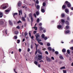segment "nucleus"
I'll list each match as a JSON object with an SVG mask.
<instances>
[{
  "instance_id": "obj_17",
  "label": "nucleus",
  "mask_w": 73,
  "mask_h": 73,
  "mask_svg": "<svg viewBox=\"0 0 73 73\" xmlns=\"http://www.w3.org/2000/svg\"><path fill=\"white\" fill-rule=\"evenodd\" d=\"M19 15H22V11H21V10L20 11L19 10Z\"/></svg>"
},
{
  "instance_id": "obj_9",
  "label": "nucleus",
  "mask_w": 73,
  "mask_h": 73,
  "mask_svg": "<svg viewBox=\"0 0 73 73\" xmlns=\"http://www.w3.org/2000/svg\"><path fill=\"white\" fill-rule=\"evenodd\" d=\"M46 60L47 61H48V62H51L52 61V60L48 57H46Z\"/></svg>"
},
{
  "instance_id": "obj_48",
  "label": "nucleus",
  "mask_w": 73,
  "mask_h": 73,
  "mask_svg": "<svg viewBox=\"0 0 73 73\" xmlns=\"http://www.w3.org/2000/svg\"><path fill=\"white\" fill-rule=\"evenodd\" d=\"M29 35L30 37H31V32H29Z\"/></svg>"
},
{
  "instance_id": "obj_7",
  "label": "nucleus",
  "mask_w": 73,
  "mask_h": 73,
  "mask_svg": "<svg viewBox=\"0 0 73 73\" xmlns=\"http://www.w3.org/2000/svg\"><path fill=\"white\" fill-rule=\"evenodd\" d=\"M9 12H10V10L9 9H7L5 11V13L6 14H8Z\"/></svg>"
},
{
  "instance_id": "obj_54",
  "label": "nucleus",
  "mask_w": 73,
  "mask_h": 73,
  "mask_svg": "<svg viewBox=\"0 0 73 73\" xmlns=\"http://www.w3.org/2000/svg\"><path fill=\"white\" fill-rule=\"evenodd\" d=\"M42 23H40L39 24V26H42Z\"/></svg>"
},
{
  "instance_id": "obj_23",
  "label": "nucleus",
  "mask_w": 73,
  "mask_h": 73,
  "mask_svg": "<svg viewBox=\"0 0 73 73\" xmlns=\"http://www.w3.org/2000/svg\"><path fill=\"white\" fill-rule=\"evenodd\" d=\"M65 12L66 13H68L69 12V9H65Z\"/></svg>"
},
{
  "instance_id": "obj_32",
  "label": "nucleus",
  "mask_w": 73,
  "mask_h": 73,
  "mask_svg": "<svg viewBox=\"0 0 73 73\" xmlns=\"http://www.w3.org/2000/svg\"><path fill=\"white\" fill-rule=\"evenodd\" d=\"M36 22L38 23L40 22V19H39V18H38L37 19V20H36Z\"/></svg>"
},
{
  "instance_id": "obj_31",
  "label": "nucleus",
  "mask_w": 73,
  "mask_h": 73,
  "mask_svg": "<svg viewBox=\"0 0 73 73\" xmlns=\"http://www.w3.org/2000/svg\"><path fill=\"white\" fill-rule=\"evenodd\" d=\"M41 37L42 38H44V37H45V35L44 34H42L41 35Z\"/></svg>"
},
{
  "instance_id": "obj_26",
  "label": "nucleus",
  "mask_w": 73,
  "mask_h": 73,
  "mask_svg": "<svg viewBox=\"0 0 73 73\" xmlns=\"http://www.w3.org/2000/svg\"><path fill=\"white\" fill-rule=\"evenodd\" d=\"M3 13H0V18H1L3 17Z\"/></svg>"
},
{
  "instance_id": "obj_11",
  "label": "nucleus",
  "mask_w": 73,
  "mask_h": 73,
  "mask_svg": "<svg viewBox=\"0 0 73 73\" xmlns=\"http://www.w3.org/2000/svg\"><path fill=\"white\" fill-rule=\"evenodd\" d=\"M70 32V31L69 30L66 31L65 30L64 31V33H66V34H67L68 33H69Z\"/></svg>"
},
{
  "instance_id": "obj_33",
  "label": "nucleus",
  "mask_w": 73,
  "mask_h": 73,
  "mask_svg": "<svg viewBox=\"0 0 73 73\" xmlns=\"http://www.w3.org/2000/svg\"><path fill=\"white\" fill-rule=\"evenodd\" d=\"M31 23H32V22H33V17H31Z\"/></svg>"
},
{
  "instance_id": "obj_16",
  "label": "nucleus",
  "mask_w": 73,
  "mask_h": 73,
  "mask_svg": "<svg viewBox=\"0 0 73 73\" xmlns=\"http://www.w3.org/2000/svg\"><path fill=\"white\" fill-rule=\"evenodd\" d=\"M13 39H17V35H15L13 37Z\"/></svg>"
},
{
  "instance_id": "obj_62",
  "label": "nucleus",
  "mask_w": 73,
  "mask_h": 73,
  "mask_svg": "<svg viewBox=\"0 0 73 73\" xmlns=\"http://www.w3.org/2000/svg\"><path fill=\"white\" fill-rule=\"evenodd\" d=\"M38 47V45H37L36 46V50H37Z\"/></svg>"
},
{
  "instance_id": "obj_36",
  "label": "nucleus",
  "mask_w": 73,
  "mask_h": 73,
  "mask_svg": "<svg viewBox=\"0 0 73 73\" xmlns=\"http://www.w3.org/2000/svg\"><path fill=\"white\" fill-rule=\"evenodd\" d=\"M34 29H35V30L37 31V27H33Z\"/></svg>"
},
{
  "instance_id": "obj_55",
  "label": "nucleus",
  "mask_w": 73,
  "mask_h": 73,
  "mask_svg": "<svg viewBox=\"0 0 73 73\" xmlns=\"http://www.w3.org/2000/svg\"><path fill=\"white\" fill-rule=\"evenodd\" d=\"M63 72L64 73H66V71L65 70H63Z\"/></svg>"
},
{
  "instance_id": "obj_18",
  "label": "nucleus",
  "mask_w": 73,
  "mask_h": 73,
  "mask_svg": "<svg viewBox=\"0 0 73 73\" xmlns=\"http://www.w3.org/2000/svg\"><path fill=\"white\" fill-rule=\"evenodd\" d=\"M66 5H65V4H64L63 6H62V8H63V9H65V8H66V6H65Z\"/></svg>"
},
{
  "instance_id": "obj_28",
  "label": "nucleus",
  "mask_w": 73,
  "mask_h": 73,
  "mask_svg": "<svg viewBox=\"0 0 73 73\" xmlns=\"http://www.w3.org/2000/svg\"><path fill=\"white\" fill-rule=\"evenodd\" d=\"M38 53H39L40 54H42V53H41V51H40V49L38 50Z\"/></svg>"
},
{
  "instance_id": "obj_22",
  "label": "nucleus",
  "mask_w": 73,
  "mask_h": 73,
  "mask_svg": "<svg viewBox=\"0 0 73 73\" xmlns=\"http://www.w3.org/2000/svg\"><path fill=\"white\" fill-rule=\"evenodd\" d=\"M59 57L60 59H62V60H64V58L62 57V55H60L59 56Z\"/></svg>"
},
{
  "instance_id": "obj_3",
  "label": "nucleus",
  "mask_w": 73,
  "mask_h": 73,
  "mask_svg": "<svg viewBox=\"0 0 73 73\" xmlns=\"http://www.w3.org/2000/svg\"><path fill=\"white\" fill-rule=\"evenodd\" d=\"M64 5H67V7H70L71 6V4L70 3L67 1H66V2H65Z\"/></svg>"
},
{
  "instance_id": "obj_27",
  "label": "nucleus",
  "mask_w": 73,
  "mask_h": 73,
  "mask_svg": "<svg viewBox=\"0 0 73 73\" xmlns=\"http://www.w3.org/2000/svg\"><path fill=\"white\" fill-rule=\"evenodd\" d=\"M9 22L10 25H12V23H11V21H9Z\"/></svg>"
},
{
  "instance_id": "obj_51",
  "label": "nucleus",
  "mask_w": 73,
  "mask_h": 73,
  "mask_svg": "<svg viewBox=\"0 0 73 73\" xmlns=\"http://www.w3.org/2000/svg\"><path fill=\"white\" fill-rule=\"evenodd\" d=\"M46 29H44V30H43V32L44 33H45V32H46Z\"/></svg>"
},
{
  "instance_id": "obj_41",
  "label": "nucleus",
  "mask_w": 73,
  "mask_h": 73,
  "mask_svg": "<svg viewBox=\"0 0 73 73\" xmlns=\"http://www.w3.org/2000/svg\"><path fill=\"white\" fill-rule=\"evenodd\" d=\"M17 43H18V44H19V43H20V40H17Z\"/></svg>"
},
{
  "instance_id": "obj_10",
  "label": "nucleus",
  "mask_w": 73,
  "mask_h": 73,
  "mask_svg": "<svg viewBox=\"0 0 73 73\" xmlns=\"http://www.w3.org/2000/svg\"><path fill=\"white\" fill-rule=\"evenodd\" d=\"M22 4V3L20 1H19V2L18 3V6L19 7H20V6Z\"/></svg>"
},
{
  "instance_id": "obj_50",
  "label": "nucleus",
  "mask_w": 73,
  "mask_h": 73,
  "mask_svg": "<svg viewBox=\"0 0 73 73\" xmlns=\"http://www.w3.org/2000/svg\"><path fill=\"white\" fill-rule=\"evenodd\" d=\"M44 38V40H47L48 39V37H45Z\"/></svg>"
},
{
  "instance_id": "obj_44",
  "label": "nucleus",
  "mask_w": 73,
  "mask_h": 73,
  "mask_svg": "<svg viewBox=\"0 0 73 73\" xmlns=\"http://www.w3.org/2000/svg\"><path fill=\"white\" fill-rule=\"evenodd\" d=\"M55 53L56 54H58V52L57 51H55Z\"/></svg>"
},
{
  "instance_id": "obj_35",
  "label": "nucleus",
  "mask_w": 73,
  "mask_h": 73,
  "mask_svg": "<svg viewBox=\"0 0 73 73\" xmlns=\"http://www.w3.org/2000/svg\"><path fill=\"white\" fill-rule=\"evenodd\" d=\"M39 29L40 30H43L44 29V28H42V27H39Z\"/></svg>"
},
{
  "instance_id": "obj_6",
  "label": "nucleus",
  "mask_w": 73,
  "mask_h": 73,
  "mask_svg": "<svg viewBox=\"0 0 73 73\" xmlns=\"http://www.w3.org/2000/svg\"><path fill=\"white\" fill-rule=\"evenodd\" d=\"M4 20L3 19L0 20V25H3V24H4Z\"/></svg>"
},
{
  "instance_id": "obj_57",
  "label": "nucleus",
  "mask_w": 73,
  "mask_h": 73,
  "mask_svg": "<svg viewBox=\"0 0 73 73\" xmlns=\"http://www.w3.org/2000/svg\"><path fill=\"white\" fill-rule=\"evenodd\" d=\"M33 48V45H31V49H32Z\"/></svg>"
},
{
  "instance_id": "obj_12",
  "label": "nucleus",
  "mask_w": 73,
  "mask_h": 73,
  "mask_svg": "<svg viewBox=\"0 0 73 73\" xmlns=\"http://www.w3.org/2000/svg\"><path fill=\"white\" fill-rule=\"evenodd\" d=\"M22 7L23 8H25V11H28V8H27V7H26L25 6H23Z\"/></svg>"
},
{
  "instance_id": "obj_52",
  "label": "nucleus",
  "mask_w": 73,
  "mask_h": 73,
  "mask_svg": "<svg viewBox=\"0 0 73 73\" xmlns=\"http://www.w3.org/2000/svg\"><path fill=\"white\" fill-rule=\"evenodd\" d=\"M16 28L17 29H20V26H18Z\"/></svg>"
},
{
  "instance_id": "obj_19",
  "label": "nucleus",
  "mask_w": 73,
  "mask_h": 73,
  "mask_svg": "<svg viewBox=\"0 0 73 73\" xmlns=\"http://www.w3.org/2000/svg\"><path fill=\"white\" fill-rule=\"evenodd\" d=\"M40 41H38V43H39L40 45H43V43L41 42H40Z\"/></svg>"
},
{
  "instance_id": "obj_5",
  "label": "nucleus",
  "mask_w": 73,
  "mask_h": 73,
  "mask_svg": "<svg viewBox=\"0 0 73 73\" xmlns=\"http://www.w3.org/2000/svg\"><path fill=\"white\" fill-rule=\"evenodd\" d=\"M7 30L6 29L4 30V31H3V36L5 35V36H7Z\"/></svg>"
},
{
  "instance_id": "obj_42",
  "label": "nucleus",
  "mask_w": 73,
  "mask_h": 73,
  "mask_svg": "<svg viewBox=\"0 0 73 73\" xmlns=\"http://www.w3.org/2000/svg\"><path fill=\"white\" fill-rule=\"evenodd\" d=\"M36 15H39V12L38 11H36Z\"/></svg>"
},
{
  "instance_id": "obj_4",
  "label": "nucleus",
  "mask_w": 73,
  "mask_h": 73,
  "mask_svg": "<svg viewBox=\"0 0 73 73\" xmlns=\"http://www.w3.org/2000/svg\"><path fill=\"white\" fill-rule=\"evenodd\" d=\"M42 58V55H39L37 58H36V60H37V61H39V60H41Z\"/></svg>"
},
{
  "instance_id": "obj_40",
  "label": "nucleus",
  "mask_w": 73,
  "mask_h": 73,
  "mask_svg": "<svg viewBox=\"0 0 73 73\" xmlns=\"http://www.w3.org/2000/svg\"><path fill=\"white\" fill-rule=\"evenodd\" d=\"M61 22L62 23H65V21L64 20L62 19L61 20Z\"/></svg>"
},
{
  "instance_id": "obj_45",
  "label": "nucleus",
  "mask_w": 73,
  "mask_h": 73,
  "mask_svg": "<svg viewBox=\"0 0 73 73\" xmlns=\"http://www.w3.org/2000/svg\"><path fill=\"white\" fill-rule=\"evenodd\" d=\"M17 24H19V23H21V21H19L17 22Z\"/></svg>"
},
{
  "instance_id": "obj_2",
  "label": "nucleus",
  "mask_w": 73,
  "mask_h": 73,
  "mask_svg": "<svg viewBox=\"0 0 73 73\" xmlns=\"http://www.w3.org/2000/svg\"><path fill=\"white\" fill-rule=\"evenodd\" d=\"M35 36L36 37V39L38 41H41V40L40 38H38L40 37V34L39 33H36L35 35Z\"/></svg>"
},
{
  "instance_id": "obj_58",
  "label": "nucleus",
  "mask_w": 73,
  "mask_h": 73,
  "mask_svg": "<svg viewBox=\"0 0 73 73\" xmlns=\"http://www.w3.org/2000/svg\"><path fill=\"white\" fill-rule=\"evenodd\" d=\"M51 59H52V60H54V58L52 56L51 57Z\"/></svg>"
},
{
  "instance_id": "obj_8",
  "label": "nucleus",
  "mask_w": 73,
  "mask_h": 73,
  "mask_svg": "<svg viewBox=\"0 0 73 73\" xmlns=\"http://www.w3.org/2000/svg\"><path fill=\"white\" fill-rule=\"evenodd\" d=\"M44 9V8L43 7V6H42L41 11L42 13H44L45 11Z\"/></svg>"
},
{
  "instance_id": "obj_56",
  "label": "nucleus",
  "mask_w": 73,
  "mask_h": 73,
  "mask_svg": "<svg viewBox=\"0 0 73 73\" xmlns=\"http://www.w3.org/2000/svg\"><path fill=\"white\" fill-rule=\"evenodd\" d=\"M37 63H38L37 62V61L35 62V64L36 65H37Z\"/></svg>"
},
{
  "instance_id": "obj_30",
  "label": "nucleus",
  "mask_w": 73,
  "mask_h": 73,
  "mask_svg": "<svg viewBox=\"0 0 73 73\" xmlns=\"http://www.w3.org/2000/svg\"><path fill=\"white\" fill-rule=\"evenodd\" d=\"M36 9H40V6L39 5H37L36 6Z\"/></svg>"
},
{
  "instance_id": "obj_29",
  "label": "nucleus",
  "mask_w": 73,
  "mask_h": 73,
  "mask_svg": "<svg viewBox=\"0 0 73 73\" xmlns=\"http://www.w3.org/2000/svg\"><path fill=\"white\" fill-rule=\"evenodd\" d=\"M66 25H69V22L67 21H66Z\"/></svg>"
},
{
  "instance_id": "obj_1",
  "label": "nucleus",
  "mask_w": 73,
  "mask_h": 73,
  "mask_svg": "<svg viewBox=\"0 0 73 73\" xmlns=\"http://www.w3.org/2000/svg\"><path fill=\"white\" fill-rule=\"evenodd\" d=\"M8 5V4L7 3L3 4L1 6L0 8L1 9H5L7 7Z\"/></svg>"
},
{
  "instance_id": "obj_49",
  "label": "nucleus",
  "mask_w": 73,
  "mask_h": 73,
  "mask_svg": "<svg viewBox=\"0 0 73 73\" xmlns=\"http://www.w3.org/2000/svg\"><path fill=\"white\" fill-rule=\"evenodd\" d=\"M36 33H37V31H33V33L34 35H35V34H36Z\"/></svg>"
},
{
  "instance_id": "obj_46",
  "label": "nucleus",
  "mask_w": 73,
  "mask_h": 73,
  "mask_svg": "<svg viewBox=\"0 0 73 73\" xmlns=\"http://www.w3.org/2000/svg\"><path fill=\"white\" fill-rule=\"evenodd\" d=\"M67 52L68 54H69L70 53V51H69V50H67Z\"/></svg>"
},
{
  "instance_id": "obj_38",
  "label": "nucleus",
  "mask_w": 73,
  "mask_h": 73,
  "mask_svg": "<svg viewBox=\"0 0 73 73\" xmlns=\"http://www.w3.org/2000/svg\"><path fill=\"white\" fill-rule=\"evenodd\" d=\"M65 69V66L62 67L60 68V69Z\"/></svg>"
},
{
  "instance_id": "obj_61",
  "label": "nucleus",
  "mask_w": 73,
  "mask_h": 73,
  "mask_svg": "<svg viewBox=\"0 0 73 73\" xmlns=\"http://www.w3.org/2000/svg\"><path fill=\"white\" fill-rule=\"evenodd\" d=\"M30 48H28L27 49V52H30Z\"/></svg>"
},
{
  "instance_id": "obj_47",
  "label": "nucleus",
  "mask_w": 73,
  "mask_h": 73,
  "mask_svg": "<svg viewBox=\"0 0 73 73\" xmlns=\"http://www.w3.org/2000/svg\"><path fill=\"white\" fill-rule=\"evenodd\" d=\"M69 26H66V29H69Z\"/></svg>"
},
{
  "instance_id": "obj_14",
  "label": "nucleus",
  "mask_w": 73,
  "mask_h": 73,
  "mask_svg": "<svg viewBox=\"0 0 73 73\" xmlns=\"http://www.w3.org/2000/svg\"><path fill=\"white\" fill-rule=\"evenodd\" d=\"M13 17H14L16 19V18H15V15H17V13H13Z\"/></svg>"
},
{
  "instance_id": "obj_43",
  "label": "nucleus",
  "mask_w": 73,
  "mask_h": 73,
  "mask_svg": "<svg viewBox=\"0 0 73 73\" xmlns=\"http://www.w3.org/2000/svg\"><path fill=\"white\" fill-rule=\"evenodd\" d=\"M47 45L48 46H49L50 45V44L49 43H47Z\"/></svg>"
},
{
  "instance_id": "obj_59",
  "label": "nucleus",
  "mask_w": 73,
  "mask_h": 73,
  "mask_svg": "<svg viewBox=\"0 0 73 73\" xmlns=\"http://www.w3.org/2000/svg\"><path fill=\"white\" fill-rule=\"evenodd\" d=\"M19 52H21V48H19Z\"/></svg>"
},
{
  "instance_id": "obj_20",
  "label": "nucleus",
  "mask_w": 73,
  "mask_h": 73,
  "mask_svg": "<svg viewBox=\"0 0 73 73\" xmlns=\"http://www.w3.org/2000/svg\"><path fill=\"white\" fill-rule=\"evenodd\" d=\"M66 51V49L65 48H63L62 50V52H65Z\"/></svg>"
},
{
  "instance_id": "obj_53",
  "label": "nucleus",
  "mask_w": 73,
  "mask_h": 73,
  "mask_svg": "<svg viewBox=\"0 0 73 73\" xmlns=\"http://www.w3.org/2000/svg\"><path fill=\"white\" fill-rule=\"evenodd\" d=\"M36 4H38V3H39V2H38V0L36 1Z\"/></svg>"
},
{
  "instance_id": "obj_15",
  "label": "nucleus",
  "mask_w": 73,
  "mask_h": 73,
  "mask_svg": "<svg viewBox=\"0 0 73 73\" xmlns=\"http://www.w3.org/2000/svg\"><path fill=\"white\" fill-rule=\"evenodd\" d=\"M42 7H43V8H44V7H45L46 6V3H45V2H43L42 3Z\"/></svg>"
},
{
  "instance_id": "obj_24",
  "label": "nucleus",
  "mask_w": 73,
  "mask_h": 73,
  "mask_svg": "<svg viewBox=\"0 0 73 73\" xmlns=\"http://www.w3.org/2000/svg\"><path fill=\"white\" fill-rule=\"evenodd\" d=\"M48 49L49 50H50V51H51L52 50V48L50 47H48Z\"/></svg>"
},
{
  "instance_id": "obj_34",
  "label": "nucleus",
  "mask_w": 73,
  "mask_h": 73,
  "mask_svg": "<svg viewBox=\"0 0 73 73\" xmlns=\"http://www.w3.org/2000/svg\"><path fill=\"white\" fill-rule=\"evenodd\" d=\"M61 16L62 17H64L65 16V14H64V13L62 14Z\"/></svg>"
},
{
  "instance_id": "obj_25",
  "label": "nucleus",
  "mask_w": 73,
  "mask_h": 73,
  "mask_svg": "<svg viewBox=\"0 0 73 73\" xmlns=\"http://www.w3.org/2000/svg\"><path fill=\"white\" fill-rule=\"evenodd\" d=\"M16 28H13L12 30L13 32H15V31H16Z\"/></svg>"
},
{
  "instance_id": "obj_63",
  "label": "nucleus",
  "mask_w": 73,
  "mask_h": 73,
  "mask_svg": "<svg viewBox=\"0 0 73 73\" xmlns=\"http://www.w3.org/2000/svg\"><path fill=\"white\" fill-rule=\"evenodd\" d=\"M45 53L46 54H48V52L47 51L45 52Z\"/></svg>"
},
{
  "instance_id": "obj_21",
  "label": "nucleus",
  "mask_w": 73,
  "mask_h": 73,
  "mask_svg": "<svg viewBox=\"0 0 73 73\" xmlns=\"http://www.w3.org/2000/svg\"><path fill=\"white\" fill-rule=\"evenodd\" d=\"M22 20L23 21H25V19L24 17H22Z\"/></svg>"
},
{
  "instance_id": "obj_60",
  "label": "nucleus",
  "mask_w": 73,
  "mask_h": 73,
  "mask_svg": "<svg viewBox=\"0 0 73 73\" xmlns=\"http://www.w3.org/2000/svg\"><path fill=\"white\" fill-rule=\"evenodd\" d=\"M33 15L34 16H35V17L36 18V14H34Z\"/></svg>"
},
{
  "instance_id": "obj_64",
  "label": "nucleus",
  "mask_w": 73,
  "mask_h": 73,
  "mask_svg": "<svg viewBox=\"0 0 73 73\" xmlns=\"http://www.w3.org/2000/svg\"><path fill=\"white\" fill-rule=\"evenodd\" d=\"M70 49H72V50H73V47H72L71 48H70Z\"/></svg>"
},
{
  "instance_id": "obj_39",
  "label": "nucleus",
  "mask_w": 73,
  "mask_h": 73,
  "mask_svg": "<svg viewBox=\"0 0 73 73\" xmlns=\"http://www.w3.org/2000/svg\"><path fill=\"white\" fill-rule=\"evenodd\" d=\"M29 16L30 17H32V13H30L29 15Z\"/></svg>"
},
{
  "instance_id": "obj_13",
  "label": "nucleus",
  "mask_w": 73,
  "mask_h": 73,
  "mask_svg": "<svg viewBox=\"0 0 73 73\" xmlns=\"http://www.w3.org/2000/svg\"><path fill=\"white\" fill-rule=\"evenodd\" d=\"M62 27V26L60 25H58L57 26V28L59 29H60V28H61Z\"/></svg>"
},
{
  "instance_id": "obj_37",
  "label": "nucleus",
  "mask_w": 73,
  "mask_h": 73,
  "mask_svg": "<svg viewBox=\"0 0 73 73\" xmlns=\"http://www.w3.org/2000/svg\"><path fill=\"white\" fill-rule=\"evenodd\" d=\"M14 33L16 35H18V33H19V32L18 31H15Z\"/></svg>"
}]
</instances>
